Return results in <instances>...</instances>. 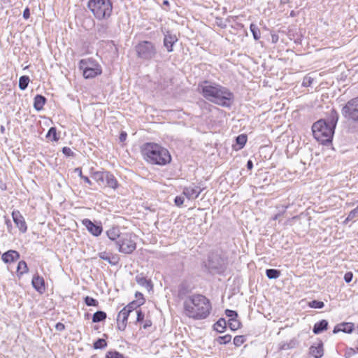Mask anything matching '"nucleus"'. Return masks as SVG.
<instances>
[{
    "label": "nucleus",
    "instance_id": "nucleus-6",
    "mask_svg": "<svg viewBox=\"0 0 358 358\" xmlns=\"http://www.w3.org/2000/svg\"><path fill=\"white\" fill-rule=\"evenodd\" d=\"M80 69L83 70L85 78H93L102 72L101 66L91 59H82L80 62Z\"/></svg>",
    "mask_w": 358,
    "mask_h": 358
},
{
    "label": "nucleus",
    "instance_id": "nucleus-50",
    "mask_svg": "<svg viewBox=\"0 0 358 358\" xmlns=\"http://www.w3.org/2000/svg\"><path fill=\"white\" fill-rule=\"evenodd\" d=\"M174 202L177 206H180L184 202V198L182 196H176L175 198Z\"/></svg>",
    "mask_w": 358,
    "mask_h": 358
},
{
    "label": "nucleus",
    "instance_id": "nucleus-25",
    "mask_svg": "<svg viewBox=\"0 0 358 358\" xmlns=\"http://www.w3.org/2000/svg\"><path fill=\"white\" fill-rule=\"evenodd\" d=\"M136 281L139 285L144 287L148 289L152 288V284L150 281L148 280L145 277L142 275H136Z\"/></svg>",
    "mask_w": 358,
    "mask_h": 358
},
{
    "label": "nucleus",
    "instance_id": "nucleus-56",
    "mask_svg": "<svg viewBox=\"0 0 358 358\" xmlns=\"http://www.w3.org/2000/svg\"><path fill=\"white\" fill-rule=\"evenodd\" d=\"M75 172L78 173V176L82 178L84 176L82 173V170L80 168H76L75 169Z\"/></svg>",
    "mask_w": 358,
    "mask_h": 358
},
{
    "label": "nucleus",
    "instance_id": "nucleus-62",
    "mask_svg": "<svg viewBox=\"0 0 358 358\" xmlns=\"http://www.w3.org/2000/svg\"><path fill=\"white\" fill-rule=\"evenodd\" d=\"M279 215H280L279 214L275 215L273 217V219L274 220H277Z\"/></svg>",
    "mask_w": 358,
    "mask_h": 358
},
{
    "label": "nucleus",
    "instance_id": "nucleus-31",
    "mask_svg": "<svg viewBox=\"0 0 358 358\" xmlns=\"http://www.w3.org/2000/svg\"><path fill=\"white\" fill-rule=\"evenodd\" d=\"M143 298L141 299V301H139L138 304H137L136 301H132L130 303H129L127 306H125L124 308H127V310H129V313L133 315V313H134L135 311L136 310V307L143 304Z\"/></svg>",
    "mask_w": 358,
    "mask_h": 358
},
{
    "label": "nucleus",
    "instance_id": "nucleus-52",
    "mask_svg": "<svg viewBox=\"0 0 358 358\" xmlns=\"http://www.w3.org/2000/svg\"><path fill=\"white\" fill-rule=\"evenodd\" d=\"M353 274L351 272H348L344 275V280L346 282H350L352 280Z\"/></svg>",
    "mask_w": 358,
    "mask_h": 358
},
{
    "label": "nucleus",
    "instance_id": "nucleus-21",
    "mask_svg": "<svg viewBox=\"0 0 358 358\" xmlns=\"http://www.w3.org/2000/svg\"><path fill=\"white\" fill-rule=\"evenodd\" d=\"M106 234L109 239L115 242L120 240L122 236L120 229L117 227L110 228L107 231Z\"/></svg>",
    "mask_w": 358,
    "mask_h": 358
},
{
    "label": "nucleus",
    "instance_id": "nucleus-3",
    "mask_svg": "<svg viewBox=\"0 0 358 358\" xmlns=\"http://www.w3.org/2000/svg\"><path fill=\"white\" fill-rule=\"evenodd\" d=\"M141 152L145 161L152 164L164 166L169 164L171 161L169 150L155 143L143 144Z\"/></svg>",
    "mask_w": 358,
    "mask_h": 358
},
{
    "label": "nucleus",
    "instance_id": "nucleus-59",
    "mask_svg": "<svg viewBox=\"0 0 358 358\" xmlns=\"http://www.w3.org/2000/svg\"><path fill=\"white\" fill-rule=\"evenodd\" d=\"M151 324H152V323L150 320H146L145 324H143V328L146 329L148 327H150Z\"/></svg>",
    "mask_w": 358,
    "mask_h": 358
},
{
    "label": "nucleus",
    "instance_id": "nucleus-40",
    "mask_svg": "<svg viewBox=\"0 0 358 358\" xmlns=\"http://www.w3.org/2000/svg\"><path fill=\"white\" fill-rule=\"evenodd\" d=\"M101 259L107 261L109 264L115 265L116 262H112L109 255L106 252H100L99 255Z\"/></svg>",
    "mask_w": 358,
    "mask_h": 358
},
{
    "label": "nucleus",
    "instance_id": "nucleus-22",
    "mask_svg": "<svg viewBox=\"0 0 358 358\" xmlns=\"http://www.w3.org/2000/svg\"><path fill=\"white\" fill-rule=\"evenodd\" d=\"M46 99L45 96L37 94L34 98V107L36 110L39 111L43 108Z\"/></svg>",
    "mask_w": 358,
    "mask_h": 358
},
{
    "label": "nucleus",
    "instance_id": "nucleus-35",
    "mask_svg": "<svg viewBox=\"0 0 358 358\" xmlns=\"http://www.w3.org/2000/svg\"><path fill=\"white\" fill-rule=\"evenodd\" d=\"M46 137L50 138L51 141H58V137L57 134V130L55 127H51L48 131Z\"/></svg>",
    "mask_w": 358,
    "mask_h": 358
},
{
    "label": "nucleus",
    "instance_id": "nucleus-4",
    "mask_svg": "<svg viewBox=\"0 0 358 358\" xmlns=\"http://www.w3.org/2000/svg\"><path fill=\"white\" fill-rule=\"evenodd\" d=\"M87 7L99 20L110 17L113 11L111 0H90Z\"/></svg>",
    "mask_w": 358,
    "mask_h": 358
},
{
    "label": "nucleus",
    "instance_id": "nucleus-8",
    "mask_svg": "<svg viewBox=\"0 0 358 358\" xmlns=\"http://www.w3.org/2000/svg\"><path fill=\"white\" fill-rule=\"evenodd\" d=\"M226 264V260L219 254L212 252L208 257V260L206 264V267L210 273H220L224 271Z\"/></svg>",
    "mask_w": 358,
    "mask_h": 358
},
{
    "label": "nucleus",
    "instance_id": "nucleus-54",
    "mask_svg": "<svg viewBox=\"0 0 358 358\" xmlns=\"http://www.w3.org/2000/svg\"><path fill=\"white\" fill-rule=\"evenodd\" d=\"M55 328L58 331H62L64 329V325L62 323L59 322L55 325Z\"/></svg>",
    "mask_w": 358,
    "mask_h": 358
},
{
    "label": "nucleus",
    "instance_id": "nucleus-7",
    "mask_svg": "<svg viewBox=\"0 0 358 358\" xmlns=\"http://www.w3.org/2000/svg\"><path fill=\"white\" fill-rule=\"evenodd\" d=\"M138 57L144 60H150L155 57L157 50L152 42L144 41L136 46Z\"/></svg>",
    "mask_w": 358,
    "mask_h": 358
},
{
    "label": "nucleus",
    "instance_id": "nucleus-41",
    "mask_svg": "<svg viewBox=\"0 0 358 358\" xmlns=\"http://www.w3.org/2000/svg\"><path fill=\"white\" fill-rule=\"evenodd\" d=\"M105 346H106V341L103 338H99L94 343L95 349H101Z\"/></svg>",
    "mask_w": 358,
    "mask_h": 358
},
{
    "label": "nucleus",
    "instance_id": "nucleus-45",
    "mask_svg": "<svg viewBox=\"0 0 358 358\" xmlns=\"http://www.w3.org/2000/svg\"><path fill=\"white\" fill-rule=\"evenodd\" d=\"M231 337H217L215 341L219 344H225L230 342Z\"/></svg>",
    "mask_w": 358,
    "mask_h": 358
},
{
    "label": "nucleus",
    "instance_id": "nucleus-64",
    "mask_svg": "<svg viewBox=\"0 0 358 358\" xmlns=\"http://www.w3.org/2000/svg\"><path fill=\"white\" fill-rule=\"evenodd\" d=\"M356 332L358 334V325L356 327V328L355 329Z\"/></svg>",
    "mask_w": 358,
    "mask_h": 358
},
{
    "label": "nucleus",
    "instance_id": "nucleus-32",
    "mask_svg": "<svg viewBox=\"0 0 358 358\" xmlns=\"http://www.w3.org/2000/svg\"><path fill=\"white\" fill-rule=\"evenodd\" d=\"M29 78L27 76H22L19 79V88L21 90H24L27 89L28 84L29 83Z\"/></svg>",
    "mask_w": 358,
    "mask_h": 358
},
{
    "label": "nucleus",
    "instance_id": "nucleus-14",
    "mask_svg": "<svg viewBox=\"0 0 358 358\" xmlns=\"http://www.w3.org/2000/svg\"><path fill=\"white\" fill-rule=\"evenodd\" d=\"M202 192V189L196 185H192L183 189V194L189 200H193L199 197Z\"/></svg>",
    "mask_w": 358,
    "mask_h": 358
},
{
    "label": "nucleus",
    "instance_id": "nucleus-18",
    "mask_svg": "<svg viewBox=\"0 0 358 358\" xmlns=\"http://www.w3.org/2000/svg\"><path fill=\"white\" fill-rule=\"evenodd\" d=\"M19 258V252L13 250H10L4 252L1 256L2 261L6 264L14 262L17 261Z\"/></svg>",
    "mask_w": 358,
    "mask_h": 358
},
{
    "label": "nucleus",
    "instance_id": "nucleus-63",
    "mask_svg": "<svg viewBox=\"0 0 358 358\" xmlns=\"http://www.w3.org/2000/svg\"><path fill=\"white\" fill-rule=\"evenodd\" d=\"M164 4H166V5H167V4H169V1H166V0H165V1H164Z\"/></svg>",
    "mask_w": 358,
    "mask_h": 358
},
{
    "label": "nucleus",
    "instance_id": "nucleus-42",
    "mask_svg": "<svg viewBox=\"0 0 358 358\" xmlns=\"http://www.w3.org/2000/svg\"><path fill=\"white\" fill-rule=\"evenodd\" d=\"M106 358H124V356L117 351H110L106 354Z\"/></svg>",
    "mask_w": 358,
    "mask_h": 358
},
{
    "label": "nucleus",
    "instance_id": "nucleus-55",
    "mask_svg": "<svg viewBox=\"0 0 358 358\" xmlns=\"http://www.w3.org/2000/svg\"><path fill=\"white\" fill-rule=\"evenodd\" d=\"M127 134L125 132H122L120 136V140L121 142H123L126 140Z\"/></svg>",
    "mask_w": 358,
    "mask_h": 358
},
{
    "label": "nucleus",
    "instance_id": "nucleus-20",
    "mask_svg": "<svg viewBox=\"0 0 358 358\" xmlns=\"http://www.w3.org/2000/svg\"><path fill=\"white\" fill-rule=\"evenodd\" d=\"M325 120L331 128L335 129L338 120V114L337 111L334 109H331L327 119Z\"/></svg>",
    "mask_w": 358,
    "mask_h": 358
},
{
    "label": "nucleus",
    "instance_id": "nucleus-34",
    "mask_svg": "<svg viewBox=\"0 0 358 358\" xmlns=\"http://www.w3.org/2000/svg\"><path fill=\"white\" fill-rule=\"evenodd\" d=\"M297 345V342L294 339H292L289 343H283L280 345V350H286L289 349H292L296 347Z\"/></svg>",
    "mask_w": 358,
    "mask_h": 358
},
{
    "label": "nucleus",
    "instance_id": "nucleus-10",
    "mask_svg": "<svg viewBox=\"0 0 358 358\" xmlns=\"http://www.w3.org/2000/svg\"><path fill=\"white\" fill-rule=\"evenodd\" d=\"M94 180L100 185L116 189L118 186L115 177L108 171H97L94 173Z\"/></svg>",
    "mask_w": 358,
    "mask_h": 358
},
{
    "label": "nucleus",
    "instance_id": "nucleus-17",
    "mask_svg": "<svg viewBox=\"0 0 358 358\" xmlns=\"http://www.w3.org/2000/svg\"><path fill=\"white\" fill-rule=\"evenodd\" d=\"M31 284L34 288L39 293L45 292V281L43 277L35 275L32 278Z\"/></svg>",
    "mask_w": 358,
    "mask_h": 358
},
{
    "label": "nucleus",
    "instance_id": "nucleus-44",
    "mask_svg": "<svg viewBox=\"0 0 358 358\" xmlns=\"http://www.w3.org/2000/svg\"><path fill=\"white\" fill-rule=\"evenodd\" d=\"M132 316L136 317V322H143L144 318V314L142 313L141 310H136L134 313H133Z\"/></svg>",
    "mask_w": 358,
    "mask_h": 358
},
{
    "label": "nucleus",
    "instance_id": "nucleus-38",
    "mask_svg": "<svg viewBox=\"0 0 358 358\" xmlns=\"http://www.w3.org/2000/svg\"><path fill=\"white\" fill-rule=\"evenodd\" d=\"M358 216V206L353 210H352L345 220L344 221L345 223H347L348 222L353 220L354 218L357 217Z\"/></svg>",
    "mask_w": 358,
    "mask_h": 358
},
{
    "label": "nucleus",
    "instance_id": "nucleus-57",
    "mask_svg": "<svg viewBox=\"0 0 358 358\" xmlns=\"http://www.w3.org/2000/svg\"><path fill=\"white\" fill-rule=\"evenodd\" d=\"M252 167H253L252 162L251 160H248L247 162L248 169L251 170L252 169Z\"/></svg>",
    "mask_w": 358,
    "mask_h": 358
},
{
    "label": "nucleus",
    "instance_id": "nucleus-46",
    "mask_svg": "<svg viewBox=\"0 0 358 358\" xmlns=\"http://www.w3.org/2000/svg\"><path fill=\"white\" fill-rule=\"evenodd\" d=\"M225 314L229 319H235L238 315L236 311L228 309L225 310Z\"/></svg>",
    "mask_w": 358,
    "mask_h": 358
},
{
    "label": "nucleus",
    "instance_id": "nucleus-12",
    "mask_svg": "<svg viewBox=\"0 0 358 358\" xmlns=\"http://www.w3.org/2000/svg\"><path fill=\"white\" fill-rule=\"evenodd\" d=\"M82 224L87 228V231L94 236H99L103 231L101 224H96L89 219H84Z\"/></svg>",
    "mask_w": 358,
    "mask_h": 358
},
{
    "label": "nucleus",
    "instance_id": "nucleus-61",
    "mask_svg": "<svg viewBox=\"0 0 358 358\" xmlns=\"http://www.w3.org/2000/svg\"><path fill=\"white\" fill-rule=\"evenodd\" d=\"M136 296L138 297V296H141V299L143 298V294L141 293H139V292H137L136 294Z\"/></svg>",
    "mask_w": 358,
    "mask_h": 358
},
{
    "label": "nucleus",
    "instance_id": "nucleus-19",
    "mask_svg": "<svg viewBox=\"0 0 358 358\" xmlns=\"http://www.w3.org/2000/svg\"><path fill=\"white\" fill-rule=\"evenodd\" d=\"M178 38L176 35L171 34L170 32H167L164 38V45L166 48L167 51L171 52L173 51V46Z\"/></svg>",
    "mask_w": 358,
    "mask_h": 358
},
{
    "label": "nucleus",
    "instance_id": "nucleus-29",
    "mask_svg": "<svg viewBox=\"0 0 358 358\" xmlns=\"http://www.w3.org/2000/svg\"><path fill=\"white\" fill-rule=\"evenodd\" d=\"M241 326V322L236 319H229L227 322V327L231 331L237 330Z\"/></svg>",
    "mask_w": 358,
    "mask_h": 358
},
{
    "label": "nucleus",
    "instance_id": "nucleus-9",
    "mask_svg": "<svg viewBox=\"0 0 358 358\" xmlns=\"http://www.w3.org/2000/svg\"><path fill=\"white\" fill-rule=\"evenodd\" d=\"M342 114L348 120L358 122V96L346 103L342 108Z\"/></svg>",
    "mask_w": 358,
    "mask_h": 358
},
{
    "label": "nucleus",
    "instance_id": "nucleus-2",
    "mask_svg": "<svg viewBox=\"0 0 358 358\" xmlns=\"http://www.w3.org/2000/svg\"><path fill=\"white\" fill-rule=\"evenodd\" d=\"M187 315L196 319L206 318L211 309L209 300L203 295L189 296L184 303Z\"/></svg>",
    "mask_w": 358,
    "mask_h": 358
},
{
    "label": "nucleus",
    "instance_id": "nucleus-43",
    "mask_svg": "<svg viewBox=\"0 0 358 358\" xmlns=\"http://www.w3.org/2000/svg\"><path fill=\"white\" fill-rule=\"evenodd\" d=\"M309 306L313 308H322L324 306V303L322 301L313 300L310 302Z\"/></svg>",
    "mask_w": 358,
    "mask_h": 358
},
{
    "label": "nucleus",
    "instance_id": "nucleus-16",
    "mask_svg": "<svg viewBox=\"0 0 358 358\" xmlns=\"http://www.w3.org/2000/svg\"><path fill=\"white\" fill-rule=\"evenodd\" d=\"M353 329H355V325L353 323L351 322H345V323H341L337 324L334 330V334H338L340 331H342L343 333L350 334L352 332Z\"/></svg>",
    "mask_w": 358,
    "mask_h": 358
},
{
    "label": "nucleus",
    "instance_id": "nucleus-1",
    "mask_svg": "<svg viewBox=\"0 0 358 358\" xmlns=\"http://www.w3.org/2000/svg\"><path fill=\"white\" fill-rule=\"evenodd\" d=\"M202 96L209 101L222 107L229 108L234 102V94L227 87L216 83L204 80L199 84Z\"/></svg>",
    "mask_w": 358,
    "mask_h": 358
},
{
    "label": "nucleus",
    "instance_id": "nucleus-58",
    "mask_svg": "<svg viewBox=\"0 0 358 358\" xmlns=\"http://www.w3.org/2000/svg\"><path fill=\"white\" fill-rule=\"evenodd\" d=\"M82 179H83L85 182H87V184H89V185H91V184H92V182H91V180L89 179V178H88V177H87V176H84L82 178Z\"/></svg>",
    "mask_w": 358,
    "mask_h": 358
},
{
    "label": "nucleus",
    "instance_id": "nucleus-24",
    "mask_svg": "<svg viewBox=\"0 0 358 358\" xmlns=\"http://www.w3.org/2000/svg\"><path fill=\"white\" fill-rule=\"evenodd\" d=\"M227 327V322L224 318H220L213 325L214 330L217 333H223L224 329Z\"/></svg>",
    "mask_w": 358,
    "mask_h": 358
},
{
    "label": "nucleus",
    "instance_id": "nucleus-53",
    "mask_svg": "<svg viewBox=\"0 0 358 358\" xmlns=\"http://www.w3.org/2000/svg\"><path fill=\"white\" fill-rule=\"evenodd\" d=\"M30 16V11L28 8H26L23 12V17L24 19H28Z\"/></svg>",
    "mask_w": 358,
    "mask_h": 358
},
{
    "label": "nucleus",
    "instance_id": "nucleus-11",
    "mask_svg": "<svg viewBox=\"0 0 358 358\" xmlns=\"http://www.w3.org/2000/svg\"><path fill=\"white\" fill-rule=\"evenodd\" d=\"M116 245L118 247V250L124 254L132 253L136 248L135 241L132 239L131 234H124L120 240L116 241Z\"/></svg>",
    "mask_w": 358,
    "mask_h": 358
},
{
    "label": "nucleus",
    "instance_id": "nucleus-60",
    "mask_svg": "<svg viewBox=\"0 0 358 358\" xmlns=\"http://www.w3.org/2000/svg\"><path fill=\"white\" fill-rule=\"evenodd\" d=\"M6 224H7L8 229L11 227V222L9 220H6Z\"/></svg>",
    "mask_w": 358,
    "mask_h": 358
},
{
    "label": "nucleus",
    "instance_id": "nucleus-36",
    "mask_svg": "<svg viewBox=\"0 0 358 358\" xmlns=\"http://www.w3.org/2000/svg\"><path fill=\"white\" fill-rule=\"evenodd\" d=\"M236 143L239 145L238 149H241L245 145L247 142V136L246 135L241 134L236 137Z\"/></svg>",
    "mask_w": 358,
    "mask_h": 358
},
{
    "label": "nucleus",
    "instance_id": "nucleus-37",
    "mask_svg": "<svg viewBox=\"0 0 358 358\" xmlns=\"http://www.w3.org/2000/svg\"><path fill=\"white\" fill-rule=\"evenodd\" d=\"M108 25L106 23H100L97 24V32L101 36L107 33Z\"/></svg>",
    "mask_w": 358,
    "mask_h": 358
},
{
    "label": "nucleus",
    "instance_id": "nucleus-33",
    "mask_svg": "<svg viewBox=\"0 0 358 358\" xmlns=\"http://www.w3.org/2000/svg\"><path fill=\"white\" fill-rule=\"evenodd\" d=\"M250 29L252 34L253 38L255 40L257 41L260 38V30L257 25L255 24H251L250 26Z\"/></svg>",
    "mask_w": 358,
    "mask_h": 358
},
{
    "label": "nucleus",
    "instance_id": "nucleus-15",
    "mask_svg": "<svg viewBox=\"0 0 358 358\" xmlns=\"http://www.w3.org/2000/svg\"><path fill=\"white\" fill-rule=\"evenodd\" d=\"M309 353L315 358H321L324 355L323 343L318 340L310 346Z\"/></svg>",
    "mask_w": 358,
    "mask_h": 358
},
{
    "label": "nucleus",
    "instance_id": "nucleus-48",
    "mask_svg": "<svg viewBox=\"0 0 358 358\" xmlns=\"http://www.w3.org/2000/svg\"><path fill=\"white\" fill-rule=\"evenodd\" d=\"M313 79L310 77H305L303 78L302 85L303 86L308 87L311 85Z\"/></svg>",
    "mask_w": 358,
    "mask_h": 358
},
{
    "label": "nucleus",
    "instance_id": "nucleus-13",
    "mask_svg": "<svg viewBox=\"0 0 358 358\" xmlns=\"http://www.w3.org/2000/svg\"><path fill=\"white\" fill-rule=\"evenodd\" d=\"M12 217L14 223L22 233L27 231V227L24 217L19 210L12 212Z\"/></svg>",
    "mask_w": 358,
    "mask_h": 358
},
{
    "label": "nucleus",
    "instance_id": "nucleus-28",
    "mask_svg": "<svg viewBox=\"0 0 358 358\" xmlns=\"http://www.w3.org/2000/svg\"><path fill=\"white\" fill-rule=\"evenodd\" d=\"M28 272L27 264L24 261H20L17 267V273L22 275Z\"/></svg>",
    "mask_w": 358,
    "mask_h": 358
},
{
    "label": "nucleus",
    "instance_id": "nucleus-47",
    "mask_svg": "<svg viewBox=\"0 0 358 358\" xmlns=\"http://www.w3.org/2000/svg\"><path fill=\"white\" fill-rule=\"evenodd\" d=\"M244 343L243 337H234V343L236 346H240Z\"/></svg>",
    "mask_w": 358,
    "mask_h": 358
},
{
    "label": "nucleus",
    "instance_id": "nucleus-23",
    "mask_svg": "<svg viewBox=\"0 0 358 358\" xmlns=\"http://www.w3.org/2000/svg\"><path fill=\"white\" fill-rule=\"evenodd\" d=\"M328 322L325 320H322L319 322H317L313 327V331L315 334L322 333L324 329H327Z\"/></svg>",
    "mask_w": 358,
    "mask_h": 358
},
{
    "label": "nucleus",
    "instance_id": "nucleus-39",
    "mask_svg": "<svg viewBox=\"0 0 358 358\" xmlns=\"http://www.w3.org/2000/svg\"><path fill=\"white\" fill-rule=\"evenodd\" d=\"M84 301L85 304L88 306H97L99 304L97 300L88 296L85 298Z\"/></svg>",
    "mask_w": 358,
    "mask_h": 358
},
{
    "label": "nucleus",
    "instance_id": "nucleus-26",
    "mask_svg": "<svg viewBox=\"0 0 358 358\" xmlns=\"http://www.w3.org/2000/svg\"><path fill=\"white\" fill-rule=\"evenodd\" d=\"M127 321V320L123 317V315L119 313L117 317V325L119 330L124 331L125 329Z\"/></svg>",
    "mask_w": 358,
    "mask_h": 358
},
{
    "label": "nucleus",
    "instance_id": "nucleus-49",
    "mask_svg": "<svg viewBox=\"0 0 358 358\" xmlns=\"http://www.w3.org/2000/svg\"><path fill=\"white\" fill-rule=\"evenodd\" d=\"M120 313L123 315V317L126 318L127 320L129 316H132V314L129 313V310H127V308H123L120 311Z\"/></svg>",
    "mask_w": 358,
    "mask_h": 358
},
{
    "label": "nucleus",
    "instance_id": "nucleus-5",
    "mask_svg": "<svg viewBox=\"0 0 358 358\" xmlns=\"http://www.w3.org/2000/svg\"><path fill=\"white\" fill-rule=\"evenodd\" d=\"M334 128L327 124L325 120H320L312 126V131L314 137L322 143L331 141L334 134Z\"/></svg>",
    "mask_w": 358,
    "mask_h": 358
},
{
    "label": "nucleus",
    "instance_id": "nucleus-27",
    "mask_svg": "<svg viewBox=\"0 0 358 358\" xmlns=\"http://www.w3.org/2000/svg\"><path fill=\"white\" fill-rule=\"evenodd\" d=\"M106 318V313L103 311L99 310L94 313L92 317L93 322H99L103 321Z\"/></svg>",
    "mask_w": 358,
    "mask_h": 358
},
{
    "label": "nucleus",
    "instance_id": "nucleus-51",
    "mask_svg": "<svg viewBox=\"0 0 358 358\" xmlns=\"http://www.w3.org/2000/svg\"><path fill=\"white\" fill-rule=\"evenodd\" d=\"M62 152L66 156H73V152L70 148L64 147L62 149Z\"/></svg>",
    "mask_w": 358,
    "mask_h": 358
},
{
    "label": "nucleus",
    "instance_id": "nucleus-30",
    "mask_svg": "<svg viewBox=\"0 0 358 358\" xmlns=\"http://www.w3.org/2000/svg\"><path fill=\"white\" fill-rule=\"evenodd\" d=\"M266 274L269 279H276L280 275V271L274 268L266 269Z\"/></svg>",
    "mask_w": 358,
    "mask_h": 358
}]
</instances>
